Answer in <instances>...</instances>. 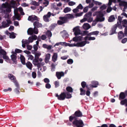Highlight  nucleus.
<instances>
[{
	"mask_svg": "<svg viewBox=\"0 0 127 127\" xmlns=\"http://www.w3.org/2000/svg\"><path fill=\"white\" fill-rule=\"evenodd\" d=\"M16 2L14 0H11L9 3L6 2L3 3L1 5V12L6 13H10L11 11V7L14 8L16 4Z\"/></svg>",
	"mask_w": 127,
	"mask_h": 127,
	"instance_id": "nucleus-1",
	"label": "nucleus"
},
{
	"mask_svg": "<svg viewBox=\"0 0 127 127\" xmlns=\"http://www.w3.org/2000/svg\"><path fill=\"white\" fill-rule=\"evenodd\" d=\"M69 120L70 121L73 122V126L77 127H83L84 124L82 120H78L76 119L75 116H71L69 117Z\"/></svg>",
	"mask_w": 127,
	"mask_h": 127,
	"instance_id": "nucleus-2",
	"label": "nucleus"
},
{
	"mask_svg": "<svg viewBox=\"0 0 127 127\" xmlns=\"http://www.w3.org/2000/svg\"><path fill=\"white\" fill-rule=\"evenodd\" d=\"M73 18L74 16L73 15L70 14H67L64 17H60L59 18L60 20L58 21L57 24L59 25H62L67 22L68 19H72Z\"/></svg>",
	"mask_w": 127,
	"mask_h": 127,
	"instance_id": "nucleus-3",
	"label": "nucleus"
},
{
	"mask_svg": "<svg viewBox=\"0 0 127 127\" xmlns=\"http://www.w3.org/2000/svg\"><path fill=\"white\" fill-rule=\"evenodd\" d=\"M55 95V96L57 97L58 99L60 100H64L65 98H70L72 96L71 94L67 92L62 93L59 95L57 94H56Z\"/></svg>",
	"mask_w": 127,
	"mask_h": 127,
	"instance_id": "nucleus-4",
	"label": "nucleus"
},
{
	"mask_svg": "<svg viewBox=\"0 0 127 127\" xmlns=\"http://www.w3.org/2000/svg\"><path fill=\"white\" fill-rule=\"evenodd\" d=\"M92 15V12H89L84 16L83 19L81 20L80 22L83 23L86 21L89 23L93 21V18L91 17Z\"/></svg>",
	"mask_w": 127,
	"mask_h": 127,
	"instance_id": "nucleus-5",
	"label": "nucleus"
},
{
	"mask_svg": "<svg viewBox=\"0 0 127 127\" xmlns=\"http://www.w3.org/2000/svg\"><path fill=\"white\" fill-rule=\"evenodd\" d=\"M38 32V29L37 28L34 27V28H30L28 29L27 32L28 34L32 35L33 33L37 34Z\"/></svg>",
	"mask_w": 127,
	"mask_h": 127,
	"instance_id": "nucleus-6",
	"label": "nucleus"
},
{
	"mask_svg": "<svg viewBox=\"0 0 127 127\" xmlns=\"http://www.w3.org/2000/svg\"><path fill=\"white\" fill-rule=\"evenodd\" d=\"M11 21L10 19L6 20L5 21H3L2 23L1 27L3 28L7 27L11 24Z\"/></svg>",
	"mask_w": 127,
	"mask_h": 127,
	"instance_id": "nucleus-7",
	"label": "nucleus"
},
{
	"mask_svg": "<svg viewBox=\"0 0 127 127\" xmlns=\"http://www.w3.org/2000/svg\"><path fill=\"white\" fill-rule=\"evenodd\" d=\"M103 14L101 13V12H99L98 15L97 16L96 19L98 22L103 21L104 20V18L103 17Z\"/></svg>",
	"mask_w": 127,
	"mask_h": 127,
	"instance_id": "nucleus-8",
	"label": "nucleus"
},
{
	"mask_svg": "<svg viewBox=\"0 0 127 127\" xmlns=\"http://www.w3.org/2000/svg\"><path fill=\"white\" fill-rule=\"evenodd\" d=\"M74 33L76 35L80 34V30L79 28V27L78 26L74 28L73 30Z\"/></svg>",
	"mask_w": 127,
	"mask_h": 127,
	"instance_id": "nucleus-9",
	"label": "nucleus"
},
{
	"mask_svg": "<svg viewBox=\"0 0 127 127\" xmlns=\"http://www.w3.org/2000/svg\"><path fill=\"white\" fill-rule=\"evenodd\" d=\"M51 16V12H48L47 14L45 15L43 17L44 20L45 22H48L49 21V18Z\"/></svg>",
	"mask_w": 127,
	"mask_h": 127,
	"instance_id": "nucleus-10",
	"label": "nucleus"
},
{
	"mask_svg": "<svg viewBox=\"0 0 127 127\" xmlns=\"http://www.w3.org/2000/svg\"><path fill=\"white\" fill-rule=\"evenodd\" d=\"M39 18L35 15H32L29 16L28 19L29 21H31L32 22H33L34 21H38Z\"/></svg>",
	"mask_w": 127,
	"mask_h": 127,
	"instance_id": "nucleus-11",
	"label": "nucleus"
},
{
	"mask_svg": "<svg viewBox=\"0 0 127 127\" xmlns=\"http://www.w3.org/2000/svg\"><path fill=\"white\" fill-rule=\"evenodd\" d=\"M12 53L13 54L11 56V59L15 64H16L17 63V62L16 61L17 54L16 53L14 52H12Z\"/></svg>",
	"mask_w": 127,
	"mask_h": 127,
	"instance_id": "nucleus-12",
	"label": "nucleus"
},
{
	"mask_svg": "<svg viewBox=\"0 0 127 127\" xmlns=\"http://www.w3.org/2000/svg\"><path fill=\"white\" fill-rule=\"evenodd\" d=\"M15 15L13 17V20H15L16 19L19 20V19L20 17L19 14L18 13L17 11L14 10Z\"/></svg>",
	"mask_w": 127,
	"mask_h": 127,
	"instance_id": "nucleus-13",
	"label": "nucleus"
},
{
	"mask_svg": "<svg viewBox=\"0 0 127 127\" xmlns=\"http://www.w3.org/2000/svg\"><path fill=\"white\" fill-rule=\"evenodd\" d=\"M64 73L63 72H57L56 73V75L58 79H60L61 77L64 76Z\"/></svg>",
	"mask_w": 127,
	"mask_h": 127,
	"instance_id": "nucleus-14",
	"label": "nucleus"
},
{
	"mask_svg": "<svg viewBox=\"0 0 127 127\" xmlns=\"http://www.w3.org/2000/svg\"><path fill=\"white\" fill-rule=\"evenodd\" d=\"M33 25L34 27L37 28H41L42 26V24L37 21H36L34 22Z\"/></svg>",
	"mask_w": 127,
	"mask_h": 127,
	"instance_id": "nucleus-15",
	"label": "nucleus"
},
{
	"mask_svg": "<svg viewBox=\"0 0 127 127\" xmlns=\"http://www.w3.org/2000/svg\"><path fill=\"white\" fill-rule=\"evenodd\" d=\"M37 36L36 35H34L28 38V40L30 43L32 42L33 40H35L37 38Z\"/></svg>",
	"mask_w": 127,
	"mask_h": 127,
	"instance_id": "nucleus-16",
	"label": "nucleus"
},
{
	"mask_svg": "<svg viewBox=\"0 0 127 127\" xmlns=\"http://www.w3.org/2000/svg\"><path fill=\"white\" fill-rule=\"evenodd\" d=\"M126 95L125 94V92H121L120 94L119 99L121 100L124 99L126 97Z\"/></svg>",
	"mask_w": 127,
	"mask_h": 127,
	"instance_id": "nucleus-17",
	"label": "nucleus"
},
{
	"mask_svg": "<svg viewBox=\"0 0 127 127\" xmlns=\"http://www.w3.org/2000/svg\"><path fill=\"white\" fill-rule=\"evenodd\" d=\"M46 35L47 38L50 40L52 34L50 31L48 30L45 33Z\"/></svg>",
	"mask_w": 127,
	"mask_h": 127,
	"instance_id": "nucleus-18",
	"label": "nucleus"
},
{
	"mask_svg": "<svg viewBox=\"0 0 127 127\" xmlns=\"http://www.w3.org/2000/svg\"><path fill=\"white\" fill-rule=\"evenodd\" d=\"M57 54L56 53H54L52 58V60L53 61L55 62L57 60Z\"/></svg>",
	"mask_w": 127,
	"mask_h": 127,
	"instance_id": "nucleus-19",
	"label": "nucleus"
},
{
	"mask_svg": "<svg viewBox=\"0 0 127 127\" xmlns=\"http://www.w3.org/2000/svg\"><path fill=\"white\" fill-rule=\"evenodd\" d=\"M117 27V25H116L114 26L111 30L110 31L111 33L110 34V35H112L115 33V31Z\"/></svg>",
	"mask_w": 127,
	"mask_h": 127,
	"instance_id": "nucleus-20",
	"label": "nucleus"
},
{
	"mask_svg": "<svg viewBox=\"0 0 127 127\" xmlns=\"http://www.w3.org/2000/svg\"><path fill=\"white\" fill-rule=\"evenodd\" d=\"M92 84L93 85H90V87L92 88L96 87L98 85V83L96 81H92Z\"/></svg>",
	"mask_w": 127,
	"mask_h": 127,
	"instance_id": "nucleus-21",
	"label": "nucleus"
},
{
	"mask_svg": "<svg viewBox=\"0 0 127 127\" xmlns=\"http://www.w3.org/2000/svg\"><path fill=\"white\" fill-rule=\"evenodd\" d=\"M124 34L122 31H120L118 34V38L119 39H122L124 36Z\"/></svg>",
	"mask_w": 127,
	"mask_h": 127,
	"instance_id": "nucleus-22",
	"label": "nucleus"
},
{
	"mask_svg": "<svg viewBox=\"0 0 127 127\" xmlns=\"http://www.w3.org/2000/svg\"><path fill=\"white\" fill-rule=\"evenodd\" d=\"M83 27L84 29L85 30H87L90 28L91 26L88 23H86L83 24Z\"/></svg>",
	"mask_w": 127,
	"mask_h": 127,
	"instance_id": "nucleus-23",
	"label": "nucleus"
},
{
	"mask_svg": "<svg viewBox=\"0 0 127 127\" xmlns=\"http://www.w3.org/2000/svg\"><path fill=\"white\" fill-rule=\"evenodd\" d=\"M73 40L75 41L77 40H84V38L82 36H79L78 37H76L73 38Z\"/></svg>",
	"mask_w": 127,
	"mask_h": 127,
	"instance_id": "nucleus-24",
	"label": "nucleus"
},
{
	"mask_svg": "<svg viewBox=\"0 0 127 127\" xmlns=\"http://www.w3.org/2000/svg\"><path fill=\"white\" fill-rule=\"evenodd\" d=\"M27 67L28 68L31 70L32 67V64L30 62H28L27 63L25 64Z\"/></svg>",
	"mask_w": 127,
	"mask_h": 127,
	"instance_id": "nucleus-25",
	"label": "nucleus"
},
{
	"mask_svg": "<svg viewBox=\"0 0 127 127\" xmlns=\"http://www.w3.org/2000/svg\"><path fill=\"white\" fill-rule=\"evenodd\" d=\"M75 115L76 116L80 117L82 116V114L80 111H77L75 112Z\"/></svg>",
	"mask_w": 127,
	"mask_h": 127,
	"instance_id": "nucleus-26",
	"label": "nucleus"
},
{
	"mask_svg": "<svg viewBox=\"0 0 127 127\" xmlns=\"http://www.w3.org/2000/svg\"><path fill=\"white\" fill-rule=\"evenodd\" d=\"M8 76L9 78L11 80H12L13 82L14 81L16 80L15 77L12 74H8Z\"/></svg>",
	"mask_w": 127,
	"mask_h": 127,
	"instance_id": "nucleus-27",
	"label": "nucleus"
},
{
	"mask_svg": "<svg viewBox=\"0 0 127 127\" xmlns=\"http://www.w3.org/2000/svg\"><path fill=\"white\" fill-rule=\"evenodd\" d=\"M52 46L51 45H48L46 44H43V48H46L48 50H50L52 48Z\"/></svg>",
	"mask_w": 127,
	"mask_h": 127,
	"instance_id": "nucleus-28",
	"label": "nucleus"
},
{
	"mask_svg": "<svg viewBox=\"0 0 127 127\" xmlns=\"http://www.w3.org/2000/svg\"><path fill=\"white\" fill-rule=\"evenodd\" d=\"M115 18L113 15H112L110 16L109 18L108 21L109 22H112L115 20Z\"/></svg>",
	"mask_w": 127,
	"mask_h": 127,
	"instance_id": "nucleus-29",
	"label": "nucleus"
},
{
	"mask_svg": "<svg viewBox=\"0 0 127 127\" xmlns=\"http://www.w3.org/2000/svg\"><path fill=\"white\" fill-rule=\"evenodd\" d=\"M95 39V38L94 37H89L88 36H86L85 37H84V39L86 40H94Z\"/></svg>",
	"mask_w": 127,
	"mask_h": 127,
	"instance_id": "nucleus-30",
	"label": "nucleus"
},
{
	"mask_svg": "<svg viewBox=\"0 0 127 127\" xmlns=\"http://www.w3.org/2000/svg\"><path fill=\"white\" fill-rule=\"evenodd\" d=\"M20 59L22 64H25V59L24 56L22 55H21Z\"/></svg>",
	"mask_w": 127,
	"mask_h": 127,
	"instance_id": "nucleus-31",
	"label": "nucleus"
},
{
	"mask_svg": "<svg viewBox=\"0 0 127 127\" xmlns=\"http://www.w3.org/2000/svg\"><path fill=\"white\" fill-rule=\"evenodd\" d=\"M66 90L68 93H72L73 91L72 88L70 86H68L66 88Z\"/></svg>",
	"mask_w": 127,
	"mask_h": 127,
	"instance_id": "nucleus-32",
	"label": "nucleus"
},
{
	"mask_svg": "<svg viewBox=\"0 0 127 127\" xmlns=\"http://www.w3.org/2000/svg\"><path fill=\"white\" fill-rule=\"evenodd\" d=\"M50 54H47L45 56V62H48L50 58Z\"/></svg>",
	"mask_w": 127,
	"mask_h": 127,
	"instance_id": "nucleus-33",
	"label": "nucleus"
},
{
	"mask_svg": "<svg viewBox=\"0 0 127 127\" xmlns=\"http://www.w3.org/2000/svg\"><path fill=\"white\" fill-rule=\"evenodd\" d=\"M38 62V58H35L33 61L32 63L35 66H36V64L39 63Z\"/></svg>",
	"mask_w": 127,
	"mask_h": 127,
	"instance_id": "nucleus-34",
	"label": "nucleus"
},
{
	"mask_svg": "<svg viewBox=\"0 0 127 127\" xmlns=\"http://www.w3.org/2000/svg\"><path fill=\"white\" fill-rule=\"evenodd\" d=\"M121 23L122 24L123 26L126 27L127 26V20H126L124 19L121 22Z\"/></svg>",
	"mask_w": 127,
	"mask_h": 127,
	"instance_id": "nucleus-35",
	"label": "nucleus"
},
{
	"mask_svg": "<svg viewBox=\"0 0 127 127\" xmlns=\"http://www.w3.org/2000/svg\"><path fill=\"white\" fill-rule=\"evenodd\" d=\"M86 44V42L85 41H83L79 43H78V45L79 46L82 47L84 46Z\"/></svg>",
	"mask_w": 127,
	"mask_h": 127,
	"instance_id": "nucleus-36",
	"label": "nucleus"
},
{
	"mask_svg": "<svg viewBox=\"0 0 127 127\" xmlns=\"http://www.w3.org/2000/svg\"><path fill=\"white\" fill-rule=\"evenodd\" d=\"M99 33V32L98 31H96L91 32V33H89L88 35H97Z\"/></svg>",
	"mask_w": 127,
	"mask_h": 127,
	"instance_id": "nucleus-37",
	"label": "nucleus"
},
{
	"mask_svg": "<svg viewBox=\"0 0 127 127\" xmlns=\"http://www.w3.org/2000/svg\"><path fill=\"white\" fill-rule=\"evenodd\" d=\"M71 9L68 7H66L64 10V12L65 13H66L70 12L71 10Z\"/></svg>",
	"mask_w": 127,
	"mask_h": 127,
	"instance_id": "nucleus-38",
	"label": "nucleus"
},
{
	"mask_svg": "<svg viewBox=\"0 0 127 127\" xmlns=\"http://www.w3.org/2000/svg\"><path fill=\"white\" fill-rule=\"evenodd\" d=\"M5 55H6V53L4 50L2 49L0 50V55H2L3 56Z\"/></svg>",
	"mask_w": 127,
	"mask_h": 127,
	"instance_id": "nucleus-39",
	"label": "nucleus"
},
{
	"mask_svg": "<svg viewBox=\"0 0 127 127\" xmlns=\"http://www.w3.org/2000/svg\"><path fill=\"white\" fill-rule=\"evenodd\" d=\"M22 43L25 44L27 45H28L30 43L28 39H23L22 41Z\"/></svg>",
	"mask_w": 127,
	"mask_h": 127,
	"instance_id": "nucleus-40",
	"label": "nucleus"
},
{
	"mask_svg": "<svg viewBox=\"0 0 127 127\" xmlns=\"http://www.w3.org/2000/svg\"><path fill=\"white\" fill-rule=\"evenodd\" d=\"M118 22H117V24L118 25H120L121 24V22H122V18L120 16H119L118 17Z\"/></svg>",
	"mask_w": 127,
	"mask_h": 127,
	"instance_id": "nucleus-41",
	"label": "nucleus"
},
{
	"mask_svg": "<svg viewBox=\"0 0 127 127\" xmlns=\"http://www.w3.org/2000/svg\"><path fill=\"white\" fill-rule=\"evenodd\" d=\"M107 7L106 6L105 4L103 5L100 7V12H101V11L105 9Z\"/></svg>",
	"mask_w": 127,
	"mask_h": 127,
	"instance_id": "nucleus-42",
	"label": "nucleus"
},
{
	"mask_svg": "<svg viewBox=\"0 0 127 127\" xmlns=\"http://www.w3.org/2000/svg\"><path fill=\"white\" fill-rule=\"evenodd\" d=\"M31 4L33 5L36 6H38L39 5V3H38L37 2L35 1H32L31 2Z\"/></svg>",
	"mask_w": 127,
	"mask_h": 127,
	"instance_id": "nucleus-43",
	"label": "nucleus"
},
{
	"mask_svg": "<svg viewBox=\"0 0 127 127\" xmlns=\"http://www.w3.org/2000/svg\"><path fill=\"white\" fill-rule=\"evenodd\" d=\"M127 4V2L124 1H122L119 3V5L120 6H124Z\"/></svg>",
	"mask_w": 127,
	"mask_h": 127,
	"instance_id": "nucleus-44",
	"label": "nucleus"
},
{
	"mask_svg": "<svg viewBox=\"0 0 127 127\" xmlns=\"http://www.w3.org/2000/svg\"><path fill=\"white\" fill-rule=\"evenodd\" d=\"M18 10L20 13L21 15H24L25 14V13L23 12V9L22 7H19L18 9Z\"/></svg>",
	"mask_w": 127,
	"mask_h": 127,
	"instance_id": "nucleus-45",
	"label": "nucleus"
},
{
	"mask_svg": "<svg viewBox=\"0 0 127 127\" xmlns=\"http://www.w3.org/2000/svg\"><path fill=\"white\" fill-rule=\"evenodd\" d=\"M40 53L39 52H37L35 54V58H39V57L41 55Z\"/></svg>",
	"mask_w": 127,
	"mask_h": 127,
	"instance_id": "nucleus-46",
	"label": "nucleus"
},
{
	"mask_svg": "<svg viewBox=\"0 0 127 127\" xmlns=\"http://www.w3.org/2000/svg\"><path fill=\"white\" fill-rule=\"evenodd\" d=\"M15 37V34L13 32L10 33L9 34V37L10 38H14Z\"/></svg>",
	"mask_w": 127,
	"mask_h": 127,
	"instance_id": "nucleus-47",
	"label": "nucleus"
},
{
	"mask_svg": "<svg viewBox=\"0 0 127 127\" xmlns=\"http://www.w3.org/2000/svg\"><path fill=\"white\" fill-rule=\"evenodd\" d=\"M67 62L68 64H71L73 63V61L72 59H69L67 60Z\"/></svg>",
	"mask_w": 127,
	"mask_h": 127,
	"instance_id": "nucleus-48",
	"label": "nucleus"
},
{
	"mask_svg": "<svg viewBox=\"0 0 127 127\" xmlns=\"http://www.w3.org/2000/svg\"><path fill=\"white\" fill-rule=\"evenodd\" d=\"M127 101V99H125L123 100H121L120 102V104L122 105H124L125 104Z\"/></svg>",
	"mask_w": 127,
	"mask_h": 127,
	"instance_id": "nucleus-49",
	"label": "nucleus"
},
{
	"mask_svg": "<svg viewBox=\"0 0 127 127\" xmlns=\"http://www.w3.org/2000/svg\"><path fill=\"white\" fill-rule=\"evenodd\" d=\"M55 87L56 88L58 87L59 86V81H56L54 82Z\"/></svg>",
	"mask_w": 127,
	"mask_h": 127,
	"instance_id": "nucleus-50",
	"label": "nucleus"
},
{
	"mask_svg": "<svg viewBox=\"0 0 127 127\" xmlns=\"http://www.w3.org/2000/svg\"><path fill=\"white\" fill-rule=\"evenodd\" d=\"M116 0H109L108 5L110 6L112 4V2H113L114 3H116Z\"/></svg>",
	"mask_w": 127,
	"mask_h": 127,
	"instance_id": "nucleus-51",
	"label": "nucleus"
},
{
	"mask_svg": "<svg viewBox=\"0 0 127 127\" xmlns=\"http://www.w3.org/2000/svg\"><path fill=\"white\" fill-rule=\"evenodd\" d=\"M51 70L52 71H54L55 70V65L54 64H52L51 65Z\"/></svg>",
	"mask_w": 127,
	"mask_h": 127,
	"instance_id": "nucleus-52",
	"label": "nucleus"
},
{
	"mask_svg": "<svg viewBox=\"0 0 127 127\" xmlns=\"http://www.w3.org/2000/svg\"><path fill=\"white\" fill-rule=\"evenodd\" d=\"M80 90L81 92V93H80V95H84L85 94V90H84L82 88H81L80 89Z\"/></svg>",
	"mask_w": 127,
	"mask_h": 127,
	"instance_id": "nucleus-53",
	"label": "nucleus"
},
{
	"mask_svg": "<svg viewBox=\"0 0 127 127\" xmlns=\"http://www.w3.org/2000/svg\"><path fill=\"white\" fill-rule=\"evenodd\" d=\"M81 85L82 87L83 88H84L86 86L87 87V86H86V83L84 81H83L81 83Z\"/></svg>",
	"mask_w": 127,
	"mask_h": 127,
	"instance_id": "nucleus-54",
	"label": "nucleus"
},
{
	"mask_svg": "<svg viewBox=\"0 0 127 127\" xmlns=\"http://www.w3.org/2000/svg\"><path fill=\"white\" fill-rule=\"evenodd\" d=\"M43 81L45 83H46V84L49 83L50 81L47 78H44L43 80Z\"/></svg>",
	"mask_w": 127,
	"mask_h": 127,
	"instance_id": "nucleus-55",
	"label": "nucleus"
},
{
	"mask_svg": "<svg viewBox=\"0 0 127 127\" xmlns=\"http://www.w3.org/2000/svg\"><path fill=\"white\" fill-rule=\"evenodd\" d=\"M60 45L63 46H67V43L65 42H60Z\"/></svg>",
	"mask_w": 127,
	"mask_h": 127,
	"instance_id": "nucleus-56",
	"label": "nucleus"
},
{
	"mask_svg": "<svg viewBox=\"0 0 127 127\" xmlns=\"http://www.w3.org/2000/svg\"><path fill=\"white\" fill-rule=\"evenodd\" d=\"M3 58L6 60V61H8L9 60V58L6 55H5L3 56Z\"/></svg>",
	"mask_w": 127,
	"mask_h": 127,
	"instance_id": "nucleus-57",
	"label": "nucleus"
},
{
	"mask_svg": "<svg viewBox=\"0 0 127 127\" xmlns=\"http://www.w3.org/2000/svg\"><path fill=\"white\" fill-rule=\"evenodd\" d=\"M6 38V36L5 35H2L0 34V40H2Z\"/></svg>",
	"mask_w": 127,
	"mask_h": 127,
	"instance_id": "nucleus-58",
	"label": "nucleus"
},
{
	"mask_svg": "<svg viewBox=\"0 0 127 127\" xmlns=\"http://www.w3.org/2000/svg\"><path fill=\"white\" fill-rule=\"evenodd\" d=\"M50 84L49 83H47L45 85V87L48 89H49L51 88Z\"/></svg>",
	"mask_w": 127,
	"mask_h": 127,
	"instance_id": "nucleus-59",
	"label": "nucleus"
},
{
	"mask_svg": "<svg viewBox=\"0 0 127 127\" xmlns=\"http://www.w3.org/2000/svg\"><path fill=\"white\" fill-rule=\"evenodd\" d=\"M32 76L33 78H35L36 76V72H33L32 73Z\"/></svg>",
	"mask_w": 127,
	"mask_h": 127,
	"instance_id": "nucleus-60",
	"label": "nucleus"
},
{
	"mask_svg": "<svg viewBox=\"0 0 127 127\" xmlns=\"http://www.w3.org/2000/svg\"><path fill=\"white\" fill-rule=\"evenodd\" d=\"M68 57V55L65 56H63L62 57H61V59L63 60H65Z\"/></svg>",
	"mask_w": 127,
	"mask_h": 127,
	"instance_id": "nucleus-61",
	"label": "nucleus"
},
{
	"mask_svg": "<svg viewBox=\"0 0 127 127\" xmlns=\"http://www.w3.org/2000/svg\"><path fill=\"white\" fill-rule=\"evenodd\" d=\"M28 59H30L31 60H32L33 59V57L31 55H29L28 56Z\"/></svg>",
	"mask_w": 127,
	"mask_h": 127,
	"instance_id": "nucleus-62",
	"label": "nucleus"
},
{
	"mask_svg": "<svg viewBox=\"0 0 127 127\" xmlns=\"http://www.w3.org/2000/svg\"><path fill=\"white\" fill-rule=\"evenodd\" d=\"M27 49L29 50H31L32 48V45H27Z\"/></svg>",
	"mask_w": 127,
	"mask_h": 127,
	"instance_id": "nucleus-63",
	"label": "nucleus"
},
{
	"mask_svg": "<svg viewBox=\"0 0 127 127\" xmlns=\"http://www.w3.org/2000/svg\"><path fill=\"white\" fill-rule=\"evenodd\" d=\"M127 41V38H125L123 39L121 41V42L123 43H126Z\"/></svg>",
	"mask_w": 127,
	"mask_h": 127,
	"instance_id": "nucleus-64",
	"label": "nucleus"
}]
</instances>
